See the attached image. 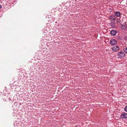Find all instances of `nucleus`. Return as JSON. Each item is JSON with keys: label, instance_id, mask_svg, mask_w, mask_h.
Instances as JSON below:
<instances>
[{"label": "nucleus", "instance_id": "nucleus-1", "mask_svg": "<svg viewBox=\"0 0 127 127\" xmlns=\"http://www.w3.org/2000/svg\"><path fill=\"white\" fill-rule=\"evenodd\" d=\"M118 55L119 58L121 59L125 56V54L123 52L120 51L118 53Z\"/></svg>", "mask_w": 127, "mask_h": 127}, {"label": "nucleus", "instance_id": "nucleus-2", "mask_svg": "<svg viewBox=\"0 0 127 127\" xmlns=\"http://www.w3.org/2000/svg\"><path fill=\"white\" fill-rule=\"evenodd\" d=\"M110 43L111 45H114L117 44V42L116 40L114 39H111L110 41Z\"/></svg>", "mask_w": 127, "mask_h": 127}, {"label": "nucleus", "instance_id": "nucleus-3", "mask_svg": "<svg viewBox=\"0 0 127 127\" xmlns=\"http://www.w3.org/2000/svg\"><path fill=\"white\" fill-rule=\"evenodd\" d=\"M121 117L122 118H127V113H123L121 114Z\"/></svg>", "mask_w": 127, "mask_h": 127}, {"label": "nucleus", "instance_id": "nucleus-4", "mask_svg": "<svg viewBox=\"0 0 127 127\" xmlns=\"http://www.w3.org/2000/svg\"><path fill=\"white\" fill-rule=\"evenodd\" d=\"M117 33V31L115 30H113L111 31L110 33L112 36H114L116 35Z\"/></svg>", "mask_w": 127, "mask_h": 127}, {"label": "nucleus", "instance_id": "nucleus-5", "mask_svg": "<svg viewBox=\"0 0 127 127\" xmlns=\"http://www.w3.org/2000/svg\"><path fill=\"white\" fill-rule=\"evenodd\" d=\"M119 47L117 46H115L112 48V50L115 52L119 50Z\"/></svg>", "mask_w": 127, "mask_h": 127}, {"label": "nucleus", "instance_id": "nucleus-6", "mask_svg": "<svg viewBox=\"0 0 127 127\" xmlns=\"http://www.w3.org/2000/svg\"><path fill=\"white\" fill-rule=\"evenodd\" d=\"M115 24H116L115 23V21H113L111 23V27L113 28H115Z\"/></svg>", "mask_w": 127, "mask_h": 127}, {"label": "nucleus", "instance_id": "nucleus-7", "mask_svg": "<svg viewBox=\"0 0 127 127\" xmlns=\"http://www.w3.org/2000/svg\"><path fill=\"white\" fill-rule=\"evenodd\" d=\"M115 15L117 17H119L121 15L120 13L118 11H116L114 13Z\"/></svg>", "mask_w": 127, "mask_h": 127}, {"label": "nucleus", "instance_id": "nucleus-8", "mask_svg": "<svg viewBox=\"0 0 127 127\" xmlns=\"http://www.w3.org/2000/svg\"><path fill=\"white\" fill-rule=\"evenodd\" d=\"M116 39L119 40H122L123 39V37L122 36H117L116 37Z\"/></svg>", "mask_w": 127, "mask_h": 127}, {"label": "nucleus", "instance_id": "nucleus-9", "mask_svg": "<svg viewBox=\"0 0 127 127\" xmlns=\"http://www.w3.org/2000/svg\"><path fill=\"white\" fill-rule=\"evenodd\" d=\"M127 28V27L126 26L124 25H122L121 26V28L122 29L124 30H125Z\"/></svg>", "mask_w": 127, "mask_h": 127}, {"label": "nucleus", "instance_id": "nucleus-10", "mask_svg": "<svg viewBox=\"0 0 127 127\" xmlns=\"http://www.w3.org/2000/svg\"><path fill=\"white\" fill-rule=\"evenodd\" d=\"M123 50L125 52L127 53V47H124L123 48Z\"/></svg>", "mask_w": 127, "mask_h": 127}, {"label": "nucleus", "instance_id": "nucleus-11", "mask_svg": "<svg viewBox=\"0 0 127 127\" xmlns=\"http://www.w3.org/2000/svg\"><path fill=\"white\" fill-rule=\"evenodd\" d=\"M121 20L120 19H118L116 21V22L117 24H121Z\"/></svg>", "mask_w": 127, "mask_h": 127}, {"label": "nucleus", "instance_id": "nucleus-12", "mask_svg": "<svg viewBox=\"0 0 127 127\" xmlns=\"http://www.w3.org/2000/svg\"><path fill=\"white\" fill-rule=\"evenodd\" d=\"M111 19L114 20V21L115 20V17L114 16H111Z\"/></svg>", "mask_w": 127, "mask_h": 127}, {"label": "nucleus", "instance_id": "nucleus-13", "mask_svg": "<svg viewBox=\"0 0 127 127\" xmlns=\"http://www.w3.org/2000/svg\"><path fill=\"white\" fill-rule=\"evenodd\" d=\"M124 110L125 111L127 112V106H126L124 108Z\"/></svg>", "mask_w": 127, "mask_h": 127}, {"label": "nucleus", "instance_id": "nucleus-14", "mask_svg": "<svg viewBox=\"0 0 127 127\" xmlns=\"http://www.w3.org/2000/svg\"><path fill=\"white\" fill-rule=\"evenodd\" d=\"M1 7H2L1 5H0V9L1 8Z\"/></svg>", "mask_w": 127, "mask_h": 127}]
</instances>
